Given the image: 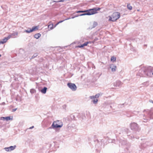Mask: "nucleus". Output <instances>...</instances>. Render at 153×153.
<instances>
[{"instance_id":"8","label":"nucleus","mask_w":153,"mask_h":153,"mask_svg":"<svg viewBox=\"0 0 153 153\" xmlns=\"http://www.w3.org/2000/svg\"><path fill=\"white\" fill-rule=\"evenodd\" d=\"M130 127L132 130L139 131L138 125L136 123H131L130 125Z\"/></svg>"},{"instance_id":"21","label":"nucleus","mask_w":153,"mask_h":153,"mask_svg":"<svg viewBox=\"0 0 153 153\" xmlns=\"http://www.w3.org/2000/svg\"><path fill=\"white\" fill-rule=\"evenodd\" d=\"M66 1V0H60L58 1H53L52 2H51V4L52 3H54V2H63L64 1Z\"/></svg>"},{"instance_id":"40","label":"nucleus","mask_w":153,"mask_h":153,"mask_svg":"<svg viewBox=\"0 0 153 153\" xmlns=\"http://www.w3.org/2000/svg\"><path fill=\"white\" fill-rule=\"evenodd\" d=\"M125 129L126 130V131L127 130H128V129L127 128H126Z\"/></svg>"},{"instance_id":"20","label":"nucleus","mask_w":153,"mask_h":153,"mask_svg":"<svg viewBox=\"0 0 153 153\" xmlns=\"http://www.w3.org/2000/svg\"><path fill=\"white\" fill-rule=\"evenodd\" d=\"M41 35L40 33H37L34 35V37L36 39H39L41 36Z\"/></svg>"},{"instance_id":"30","label":"nucleus","mask_w":153,"mask_h":153,"mask_svg":"<svg viewBox=\"0 0 153 153\" xmlns=\"http://www.w3.org/2000/svg\"><path fill=\"white\" fill-rule=\"evenodd\" d=\"M48 27L49 28H50L51 29H53V25H49L48 26Z\"/></svg>"},{"instance_id":"12","label":"nucleus","mask_w":153,"mask_h":153,"mask_svg":"<svg viewBox=\"0 0 153 153\" xmlns=\"http://www.w3.org/2000/svg\"><path fill=\"white\" fill-rule=\"evenodd\" d=\"M10 38V36H8L7 37H5L4 39H2L0 43H1L2 44H3L7 41Z\"/></svg>"},{"instance_id":"7","label":"nucleus","mask_w":153,"mask_h":153,"mask_svg":"<svg viewBox=\"0 0 153 153\" xmlns=\"http://www.w3.org/2000/svg\"><path fill=\"white\" fill-rule=\"evenodd\" d=\"M67 86L73 91H75L77 89V87L74 83L68 82L67 83Z\"/></svg>"},{"instance_id":"9","label":"nucleus","mask_w":153,"mask_h":153,"mask_svg":"<svg viewBox=\"0 0 153 153\" xmlns=\"http://www.w3.org/2000/svg\"><path fill=\"white\" fill-rule=\"evenodd\" d=\"M16 145L14 146H11L9 147H5L4 148L5 150L7 152L11 151L14 150L16 147Z\"/></svg>"},{"instance_id":"4","label":"nucleus","mask_w":153,"mask_h":153,"mask_svg":"<svg viewBox=\"0 0 153 153\" xmlns=\"http://www.w3.org/2000/svg\"><path fill=\"white\" fill-rule=\"evenodd\" d=\"M111 16L113 18V22L119 19L120 16V13L118 12H114Z\"/></svg>"},{"instance_id":"15","label":"nucleus","mask_w":153,"mask_h":153,"mask_svg":"<svg viewBox=\"0 0 153 153\" xmlns=\"http://www.w3.org/2000/svg\"><path fill=\"white\" fill-rule=\"evenodd\" d=\"M1 120H6V121H8L11 120L10 116H7L5 117H1Z\"/></svg>"},{"instance_id":"39","label":"nucleus","mask_w":153,"mask_h":153,"mask_svg":"<svg viewBox=\"0 0 153 153\" xmlns=\"http://www.w3.org/2000/svg\"><path fill=\"white\" fill-rule=\"evenodd\" d=\"M143 119L144 120H148V119H145V118H143Z\"/></svg>"},{"instance_id":"6","label":"nucleus","mask_w":153,"mask_h":153,"mask_svg":"<svg viewBox=\"0 0 153 153\" xmlns=\"http://www.w3.org/2000/svg\"><path fill=\"white\" fill-rule=\"evenodd\" d=\"M38 27L37 26H33L32 29L28 28L27 30H25L24 32H26L27 33H30L32 32L38 30Z\"/></svg>"},{"instance_id":"22","label":"nucleus","mask_w":153,"mask_h":153,"mask_svg":"<svg viewBox=\"0 0 153 153\" xmlns=\"http://www.w3.org/2000/svg\"><path fill=\"white\" fill-rule=\"evenodd\" d=\"M98 101V99H95L91 100V102H93L94 104H96L97 102Z\"/></svg>"},{"instance_id":"41","label":"nucleus","mask_w":153,"mask_h":153,"mask_svg":"<svg viewBox=\"0 0 153 153\" xmlns=\"http://www.w3.org/2000/svg\"><path fill=\"white\" fill-rule=\"evenodd\" d=\"M1 54H0V57H1Z\"/></svg>"},{"instance_id":"38","label":"nucleus","mask_w":153,"mask_h":153,"mask_svg":"<svg viewBox=\"0 0 153 153\" xmlns=\"http://www.w3.org/2000/svg\"><path fill=\"white\" fill-rule=\"evenodd\" d=\"M144 46L145 47H147V45H144Z\"/></svg>"},{"instance_id":"1","label":"nucleus","mask_w":153,"mask_h":153,"mask_svg":"<svg viewBox=\"0 0 153 153\" xmlns=\"http://www.w3.org/2000/svg\"><path fill=\"white\" fill-rule=\"evenodd\" d=\"M153 75V67L149 66L148 67H144L140 69L137 73V75L140 77L147 76L150 77L151 73Z\"/></svg>"},{"instance_id":"36","label":"nucleus","mask_w":153,"mask_h":153,"mask_svg":"<svg viewBox=\"0 0 153 153\" xmlns=\"http://www.w3.org/2000/svg\"><path fill=\"white\" fill-rule=\"evenodd\" d=\"M34 127V126H33L30 127L29 129H32Z\"/></svg>"},{"instance_id":"27","label":"nucleus","mask_w":153,"mask_h":153,"mask_svg":"<svg viewBox=\"0 0 153 153\" xmlns=\"http://www.w3.org/2000/svg\"><path fill=\"white\" fill-rule=\"evenodd\" d=\"M108 18H109L108 21L113 22V18L112 17L111 15V16H108Z\"/></svg>"},{"instance_id":"25","label":"nucleus","mask_w":153,"mask_h":153,"mask_svg":"<svg viewBox=\"0 0 153 153\" xmlns=\"http://www.w3.org/2000/svg\"><path fill=\"white\" fill-rule=\"evenodd\" d=\"M38 55V54L37 53H35L32 56L31 58L30 59H33L35 57H36Z\"/></svg>"},{"instance_id":"29","label":"nucleus","mask_w":153,"mask_h":153,"mask_svg":"<svg viewBox=\"0 0 153 153\" xmlns=\"http://www.w3.org/2000/svg\"><path fill=\"white\" fill-rule=\"evenodd\" d=\"M100 95V94H97L95 96H94V97L95 98H98Z\"/></svg>"},{"instance_id":"31","label":"nucleus","mask_w":153,"mask_h":153,"mask_svg":"<svg viewBox=\"0 0 153 153\" xmlns=\"http://www.w3.org/2000/svg\"><path fill=\"white\" fill-rule=\"evenodd\" d=\"M68 19H66V20H67ZM65 20H61V21H59V22H58L57 24H56V25L55 26H56L57 25H58L59 23H62V22H63Z\"/></svg>"},{"instance_id":"13","label":"nucleus","mask_w":153,"mask_h":153,"mask_svg":"<svg viewBox=\"0 0 153 153\" xmlns=\"http://www.w3.org/2000/svg\"><path fill=\"white\" fill-rule=\"evenodd\" d=\"M89 43H90V42H85L83 44H82V45H79L77 47L79 48H82L84 47L85 46H86L88 44H89Z\"/></svg>"},{"instance_id":"10","label":"nucleus","mask_w":153,"mask_h":153,"mask_svg":"<svg viewBox=\"0 0 153 153\" xmlns=\"http://www.w3.org/2000/svg\"><path fill=\"white\" fill-rule=\"evenodd\" d=\"M122 84V83L119 80H117L114 83V85L116 87H120Z\"/></svg>"},{"instance_id":"14","label":"nucleus","mask_w":153,"mask_h":153,"mask_svg":"<svg viewBox=\"0 0 153 153\" xmlns=\"http://www.w3.org/2000/svg\"><path fill=\"white\" fill-rule=\"evenodd\" d=\"M18 33L17 32H13L8 36H10V38L11 37H16L18 35Z\"/></svg>"},{"instance_id":"34","label":"nucleus","mask_w":153,"mask_h":153,"mask_svg":"<svg viewBox=\"0 0 153 153\" xmlns=\"http://www.w3.org/2000/svg\"><path fill=\"white\" fill-rule=\"evenodd\" d=\"M17 109V108H15V109H13L12 110L13 112L15 111Z\"/></svg>"},{"instance_id":"33","label":"nucleus","mask_w":153,"mask_h":153,"mask_svg":"<svg viewBox=\"0 0 153 153\" xmlns=\"http://www.w3.org/2000/svg\"><path fill=\"white\" fill-rule=\"evenodd\" d=\"M90 98L92 100L95 99V97H94V96H90Z\"/></svg>"},{"instance_id":"35","label":"nucleus","mask_w":153,"mask_h":153,"mask_svg":"<svg viewBox=\"0 0 153 153\" xmlns=\"http://www.w3.org/2000/svg\"><path fill=\"white\" fill-rule=\"evenodd\" d=\"M149 102H152V103H153V100H149Z\"/></svg>"},{"instance_id":"23","label":"nucleus","mask_w":153,"mask_h":153,"mask_svg":"<svg viewBox=\"0 0 153 153\" xmlns=\"http://www.w3.org/2000/svg\"><path fill=\"white\" fill-rule=\"evenodd\" d=\"M30 92L31 94H33L36 92V90L34 89H31L30 90Z\"/></svg>"},{"instance_id":"17","label":"nucleus","mask_w":153,"mask_h":153,"mask_svg":"<svg viewBox=\"0 0 153 153\" xmlns=\"http://www.w3.org/2000/svg\"><path fill=\"white\" fill-rule=\"evenodd\" d=\"M110 68L111 69V71L112 72H114L116 71V66L113 65H111L110 67Z\"/></svg>"},{"instance_id":"32","label":"nucleus","mask_w":153,"mask_h":153,"mask_svg":"<svg viewBox=\"0 0 153 153\" xmlns=\"http://www.w3.org/2000/svg\"><path fill=\"white\" fill-rule=\"evenodd\" d=\"M96 81V79L95 78H93L92 79L91 82L93 83L95 82Z\"/></svg>"},{"instance_id":"3","label":"nucleus","mask_w":153,"mask_h":153,"mask_svg":"<svg viewBox=\"0 0 153 153\" xmlns=\"http://www.w3.org/2000/svg\"><path fill=\"white\" fill-rule=\"evenodd\" d=\"M63 126V124L62 122H61L60 123V124H57L54 121L53 123L51 125V126L49 127L48 129H51L52 128H60L62 127Z\"/></svg>"},{"instance_id":"24","label":"nucleus","mask_w":153,"mask_h":153,"mask_svg":"<svg viewBox=\"0 0 153 153\" xmlns=\"http://www.w3.org/2000/svg\"><path fill=\"white\" fill-rule=\"evenodd\" d=\"M116 58L114 56H112L111 58V61L113 62L116 61Z\"/></svg>"},{"instance_id":"26","label":"nucleus","mask_w":153,"mask_h":153,"mask_svg":"<svg viewBox=\"0 0 153 153\" xmlns=\"http://www.w3.org/2000/svg\"><path fill=\"white\" fill-rule=\"evenodd\" d=\"M127 7L128 9L129 10H132V7L129 4H128Z\"/></svg>"},{"instance_id":"43","label":"nucleus","mask_w":153,"mask_h":153,"mask_svg":"<svg viewBox=\"0 0 153 153\" xmlns=\"http://www.w3.org/2000/svg\"><path fill=\"white\" fill-rule=\"evenodd\" d=\"M144 121V122H145V121Z\"/></svg>"},{"instance_id":"19","label":"nucleus","mask_w":153,"mask_h":153,"mask_svg":"<svg viewBox=\"0 0 153 153\" xmlns=\"http://www.w3.org/2000/svg\"><path fill=\"white\" fill-rule=\"evenodd\" d=\"M149 81L144 82L142 84V85H143L144 86H145V87H147L149 85Z\"/></svg>"},{"instance_id":"18","label":"nucleus","mask_w":153,"mask_h":153,"mask_svg":"<svg viewBox=\"0 0 153 153\" xmlns=\"http://www.w3.org/2000/svg\"><path fill=\"white\" fill-rule=\"evenodd\" d=\"M85 15H87V13L86 12H84V13H83L80 14L79 15H76L74 17H72V18L73 19V18H75V17H78V16H85Z\"/></svg>"},{"instance_id":"28","label":"nucleus","mask_w":153,"mask_h":153,"mask_svg":"<svg viewBox=\"0 0 153 153\" xmlns=\"http://www.w3.org/2000/svg\"><path fill=\"white\" fill-rule=\"evenodd\" d=\"M86 12V10H78L76 12V13H83Z\"/></svg>"},{"instance_id":"5","label":"nucleus","mask_w":153,"mask_h":153,"mask_svg":"<svg viewBox=\"0 0 153 153\" xmlns=\"http://www.w3.org/2000/svg\"><path fill=\"white\" fill-rule=\"evenodd\" d=\"M146 111V113L148 114V116L150 119H153V110H144L143 112Z\"/></svg>"},{"instance_id":"2","label":"nucleus","mask_w":153,"mask_h":153,"mask_svg":"<svg viewBox=\"0 0 153 153\" xmlns=\"http://www.w3.org/2000/svg\"><path fill=\"white\" fill-rule=\"evenodd\" d=\"M101 8L100 7H94L92 9H90L86 10V12L87 15L90 16L93 15L97 13V11L100 10Z\"/></svg>"},{"instance_id":"37","label":"nucleus","mask_w":153,"mask_h":153,"mask_svg":"<svg viewBox=\"0 0 153 153\" xmlns=\"http://www.w3.org/2000/svg\"><path fill=\"white\" fill-rule=\"evenodd\" d=\"M98 40V39L97 38H96L94 40V42L97 40Z\"/></svg>"},{"instance_id":"42","label":"nucleus","mask_w":153,"mask_h":153,"mask_svg":"<svg viewBox=\"0 0 153 153\" xmlns=\"http://www.w3.org/2000/svg\"><path fill=\"white\" fill-rule=\"evenodd\" d=\"M136 138H139V137H136Z\"/></svg>"},{"instance_id":"11","label":"nucleus","mask_w":153,"mask_h":153,"mask_svg":"<svg viewBox=\"0 0 153 153\" xmlns=\"http://www.w3.org/2000/svg\"><path fill=\"white\" fill-rule=\"evenodd\" d=\"M98 25V23L94 21L93 22V24L92 26V27L90 26L89 27L87 28V30H90L92 29V28H95Z\"/></svg>"},{"instance_id":"16","label":"nucleus","mask_w":153,"mask_h":153,"mask_svg":"<svg viewBox=\"0 0 153 153\" xmlns=\"http://www.w3.org/2000/svg\"><path fill=\"white\" fill-rule=\"evenodd\" d=\"M47 88L45 87H44L43 88H42L40 90V91L43 94H45L47 90Z\"/></svg>"}]
</instances>
